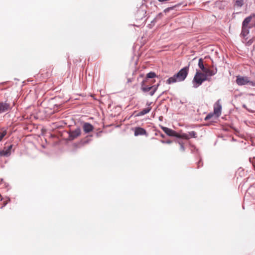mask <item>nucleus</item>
I'll list each match as a JSON object with an SVG mask.
<instances>
[{
  "label": "nucleus",
  "mask_w": 255,
  "mask_h": 255,
  "mask_svg": "<svg viewBox=\"0 0 255 255\" xmlns=\"http://www.w3.org/2000/svg\"><path fill=\"white\" fill-rule=\"evenodd\" d=\"M152 84L150 83L148 85H141L140 89L144 93L149 92V95L152 96L154 94V93L157 90L158 87L160 86V81H159V82L155 85H152Z\"/></svg>",
  "instance_id": "obj_1"
},
{
  "label": "nucleus",
  "mask_w": 255,
  "mask_h": 255,
  "mask_svg": "<svg viewBox=\"0 0 255 255\" xmlns=\"http://www.w3.org/2000/svg\"><path fill=\"white\" fill-rule=\"evenodd\" d=\"M203 83L202 72L199 70L196 69L195 74L192 80L193 87L197 88Z\"/></svg>",
  "instance_id": "obj_2"
},
{
  "label": "nucleus",
  "mask_w": 255,
  "mask_h": 255,
  "mask_svg": "<svg viewBox=\"0 0 255 255\" xmlns=\"http://www.w3.org/2000/svg\"><path fill=\"white\" fill-rule=\"evenodd\" d=\"M236 82L239 86L249 85L252 86H255V83L253 81H250L249 79V78L246 76L238 75L236 77Z\"/></svg>",
  "instance_id": "obj_3"
},
{
  "label": "nucleus",
  "mask_w": 255,
  "mask_h": 255,
  "mask_svg": "<svg viewBox=\"0 0 255 255\" xmlns=\"http://www.w3.org/2000/svg\"><path fill=\"white\" fill-rule=\"evenodd\" d=\"M155 78H159L155 72L150 71L148 72L146 74L145 78L141 82V86H145L146 84H150V83L153 84L155 81V80H153Z\"/></svg>",
  "instance_id": "obj_4"
},
{
  "label": "nucleus",
  "mask_w": 255,
  "mask_h": 255,
  "mask_svg": "<svg viewBox=\"0 0 255 255\" xmlns=\"http://www.w3.org/2000/svg\"><path fill=\"white\" fill-rule=\"evenodd\" d=\"M103 133L104 131L102 130H98V129H97L96 131L94 130L91 134L86 136L85 140L82 143H88L92 140V137L99 138L102 136Z\"/></svg>",
  "instance_id": "obj_5"
},
{
  "label": "nucleus",
  "mask_w": 255,
  "mask_h": 255,
  "mask_svg": "<svg viewBox=\"0 0 255 255\" xmlns=\"http://www.w3.org/2000/svg\"><path fill=\"white\" fill-rule=\"evenodd\" d=\"M146 11L145 9L142 7L139 8L135 14V19L137 21H143L142 23H144L146 20V19L143 20V18L145 17Z\"/></svg>",
  "instance_id": "obj_6"
},
{
  "label": "nucleus",
  "mask_w": 255,
  "mask_h": 255,
  "mask_svg": "<svg viewBox=\"0 0 255 255\" xmlns=\"http://www.w3.org/2000/svg\"><path fill=\"white\" fill-rule=\"evenodd\" d=\"M164 133L169 136L175 137L177 140H178V143H183V142H181L180 141L181 139L180 133H178L175 130L170 128H168Z\"/></svg>",
  "instance_id": "obj_7"
},
{
  "label": "nucleus",
  "mask_w": 255,
  "mask_h": 255,
  "mask_svg": "<svg viewBox=\"0 0 255 255\" xmlns=\"http://www.w3.org/2000/svg\"><path fill=\"white\" fill-rule=\"evenodd\" d=\"M82 128L84 133L88 135L91 134L94 130V127L91 123L88 122H83Z\"/></svg>",
  "instance_id": "obj_8"
},
{
  "label": "nucleus",
  "mask_w": 255,
  "mask_h": 255,
  "mask_svg": "<svg viewBox=\"0 0 255 255\" xmlns=\"http://www.w3.org/2000/svg\"><path fill=\"white\" fill-rule=\"evenodd\" d=\"M190 63H189L187 66H186L181 68L179 71L177 72L180 78L182 79V81H184L187 78L190 66Z\"/></svg>",
  "instance_id": "obj_9"
},
{
  "label": "nucleus",
  "mask_w": 255,
  "mask_h": 255,
  "mask_svg": "<svg viewBox=\"0 0 255 255\" xmlns=\"http://www.w3.org/2000/svg\"><path fill=\"white\" fill-rule=\"evenodd\" d=\"M81 133V129L80 127H77L75 129L71 130L68 132V138L70 140H74Z\"/></svg>",
  "instance_id": "obj_10"
},
{
  "label": "nucleus",
  "mask_w": 255,
  "mask_h": 255,
  "mask_svg": "<svg viewBox=\"0 0 255 255\" xmlns=\"http://www.w3.org/2000/svg\"><path fill=\"white\" fill-rule=\"evenodd\" d=\"M216 73V69L212 71H209V70H208L204 72H202L203 83L205 81H210L211 79V77L215 75Z\"/></svg>",
  "instance_id": "obj_11"
},
{
  "label": "nucleus",
  "mask_w": 255,
  "mask_h": 255,
  "mask_svg": "<svg viewBox=\"0 0 255 255\" xmlns=\"http://www.w3.org/2000/svg\"><path fill=\"white\" fill-rule=\"evenodd\" d=\"M10 104L7 102V100L5 101H0V114L7 112L11 110Z\"/></svg>",
  "instance_id": "obj_12"
},
{
  "label": "nucleus",
  "mask_w": 255,
  "mask_h": 255,
  "mask_svg": "<svg viewBox=\"0 0 255 255\" xmlns=\"http://www.w3.org/2000/svg\"><path fill=\"white\" fill-rule=\"evenodd\" d=\"M182 79L180 78L179 76L176 73L172 76L169 77L166 81V83L168 85H171L176 82H182Z\"/></svg>",
  "instance_id": "obj_13"
},
{
  "label": "nucleus",
  "mask_w": 255,
  "mask_h": 255,
  "mask_svg": "<svg viewBox=\"0 0 255 255\" xmlns=\"http://www.w3.org/2000/svg\"><path fill=\"white\" fill-rule=\"evenodd\" d=\"M220 99L217 100L214 106V114L217 117H219L222 112V105L220 103Z\"/></svg>",
  "instance_id": "obj_14"
},
{
  "label": "nucleus",
  "mask_w": 255,
  "mask_h": 255,
  "mask_svg": "<svg viewBox=\"0 0 255 255\" xmlns=\"http://www.w3.org/2000/svg\"><path fill=\"white\" fill-rule=\"evenodd\" d=\"M13 144H10L7 148L4 147L3 149L0 150V156H8L11 153V150Z\"/></svg>",
  "instance_id": "obj_15"
},
{
  "label": "nucleus",
  "mask_w": 255,
  "mask_h": 255,
  "mask_svg": "<svg viewBox=\"0 0 255 255\" xmlns=\"http://www.w3.org/2000/svg\"><path fill=\"white\" fill-rule=\"evenodd\" d=\"M196 132L195 131H189L187 133H180L181 139H189L190 138H195Z\"/></svg>",
  "instance_id": "obj_16"
},
{
  "label": "nucleus",
  "mask_w": 255,
  "mask_h": 255,
  "mask_svg": "<svg viewBox=\"0 0 255 255\" xmlns=\"http://www.w3.org/2000/svg\"><path fill=\"white\" fill-rule=\"evenodd\" d=\"M134 135L135 136L143 135H145L147 136V134L146 130L144 128L140 127H135L134 129Z\"/></svg>",
  "instance_id": "obj_17"
},
{
  "label": "nucleus",
  "mask_w": 255,
  "mask_h": 255,
  "mask_svg": "<svg viewBox=\"0 0 255 255\" xmlns=\"http://www.w3.org/2000/svg\"><path fill=\"white\" fill-rule=\"evenodd\" d=\"M254 18H255V13H252L243 20L242 25L243 26H250L249 23L252 19Z\"/></svg>",
  "instance_id": "obj_18"
},
{
  "label": "nucleus",
  "mask_w": 255,
  "mask_h": 255,
  "mask_svg": "<svg viewBox=\"0 0 255 255\" xmlns=\"http://www.w3.org/2000/svg\"><path fill=\"white\" fill-rule=\"evenodd\" d=\"M207 63H204L203 58H200L199 59L198 66L200 69L203 72H204L208 70V68L207 67Z\"/></svg>",
  "instance_id": "obj_19"
},
{
  "label": "nucleus",
  "mask_w": 255,
  "mask_h": 255,
  "mask_svg": "<svg viewBox=\"0 0 255 255\" xmlns=\"http://www.w3.org/2000/svg\"><path fill=\"white\" fill-rule=\"evenodd\" d=\"M205 59H209L211 61V64H209L207 63V66L208 68L209 71H212L216 69L217 72L218 71V69L216 65L214 63V61L211 58L210 56L209 55L206 56L205 57Z\"/></svg>",
  "instance_id": "obj_20"
},
{
  "label": "nucleus",
  "mask_w": 255,
  "mask_h": 255,
  "mask_svg": "<svg viewBox=\"0 0 255 255\" xmlns=\"http://www.w3.org/2000/svg\"><path fill=\"white\" fill-rule=\"evenodd\" d=\"M245 3V0H233V6L234 8H241Z\"/></svg>",
  "instance_id": "obj_21"
},
{
  "label": "nucleus",
  "mask_w": 255,
  "mask_h": 255,
  "mask_svg": "<svg viewBox=\"0 0 255 255\" xmlns=\"http://www.w3.org/2000/svg\"><path fill=\"white\" fill-rule=\"evenodd\" d=\"M252 26H243L242 25V31L241 35L245 37L250 32V29Z\"/></svg>",
  "instance_id": "obj_22"
},
{
  "label": "nucleus",
  "mask_w": 255,
  "mask_h": 255,
  "mask_svg": "<svg viewBox=\"0 0 255 255\" xmlns=\"http://www.w3.org/2000/svg\"><path fill=\"white\" fill-rule=\"evenodd\" d=\"M151 110V108L150 107H148L147 108H145L143 109H142L141 111L137 113L135 117H139L143 116L147 113H148Z\"/></svg>",
  "instance_id": "obj_23"
},
{
  "label": "nucleus",
  "mask_w": 255,
  "mask_h": 255,
  "mask_svg": "<svg viewBox=\"0 0 255 255\" xmlns=\"http://www.w3.org/2000/svg\"><path fill=\"white\" fill-rule=\"evenodd\" d=\"M182 4L181 2L178 3L177 4H175L174 5H171L165 9H164L163 11L165 13L169 12L171 10L173 9H176L177 8H179V7Z\"/></svg>",
  "instance_id": "obj_24"
},
{
  "label": "nucleus",
  "mask_w": 255,
  "mask_h": 255,
  "mask_svg": "<svg viewBox=\"0 0 255 255\" xmlns=\"http://www.w3.org/2000/svg\"><path fill=\"white\" fill-rule=\"evenodd\" d=\"M7 130L4 128H1L0 130V141H1L2 138L6 135Z\"/></svg>",
  "instance_id": "obj_25"
},
{
  "label": "nucleus",
  "mask_w": 255,
  "mask_h": 255,
  "mask_svg": "<svg viewBox=\"0 0 255 255\" xmlns=\"http://www.w3.org/2000/svg\"><path fill=\"white\" fill-rule=\"evenodd\" d=\"M158 20L155 19V17L152 19L151 22H150V23L148 24V27L149 28H152L153 27V26H154V25L155 24V23H156L157 21Z\"/></svg>",
  "instance_id": "obj_26"
},
{
  "label": "nucleus",
  "mask_w": 255,
  "mask_h": 255,
  "mask_svg": "<svg viewBox=\"0 0 255 255\" xmlns=\"http://www.w3.org/2000/svg\"><path fill=\"white\" fill-rule=\"evenodd\" d=\"M215 114L214 113H210L205 117L204 120L205 121H208L209 120L211 119Z\"/></svg>",
  "instance_id": "obj_27"
},
{
  "label": "nucleus",
  "mask_w": 255,
  "mask_h": 255,
  "mask_svg": "<svg viewBox=\"0 0 255 255\" xmlns=\"http://www.w3.org/2000/svg\"><path fill=\"white\" fill-rule=\"evenodd\" d=\"M67 145H69V147L70 148H72V149H74V150H75L76 149H77L78 148H79V144H67Z\"/></svg>",
  "instance_id": "obj_28"
},
{
  "label": "nucleus",
  "mask_w": 255,
  "mask_h": 255,
  "mask_svg": "<svg viewBox=\"0 0 255 255\" xmlns=\"http://www.w3.org/2000/svg\"><path fill=\"white\" fill-rule=\"evenodd\" d=\"M186 145H189V147L190 148V149L192 152H193V150L196 149V147L195 146L194 144H186Z\"/></svg>",
  "instance_id": "obj_29"
},
{
  "label": "nucleus",
  "mask_w": 255,
  "mask_h": 255,
  "mask_svg": "<svg viewBox=\"0 0 255 255\" xmlns=\"http://www.w3.org/2000/svg\"><path fill=\"white\" fill-rule=\"evenodd\" d=\"M163 16V14L161 12H160L155 17V19L158 20V19H160V18H161V17H162Z\"/></svg>",
  "instance_id": "obj_30"
},
{
  "label": "nucleus",
  "mask_w": 255,
  "mask_h": 255,
  "mask_svg": "<svg viewBox=\"0 0 255 255\" xmlns=\"http://www.w3.org/2000/svg\"><path fill=\"white\" fill-rule=\"evenodd\" d=\"M203 166V162L200 159L198 162H197V168H199L200 167H202Z\"/></svg>",
  "instance_id": "obj_31"
},
{
  "label": "nucleus",
  "mask_w": 255,
  "mask_h": 255,
  "mask_svg": "<svg viewBox=\"0 0 255 255\" xmlns=\"http://www.w3.org/2000/svg\"><path fill=\"white\" fill-rule=\"evenodd\" d=\"M161 128L162 129V130L165 132L166 130L168 129V128L167 127H164L163 126H160Z\"/></svg>",
  "instance_id": "obj_32"
},
{
  "label": "nucleus",
  "mask_w": 255,
  "mask_h": 255,
  "mask_svg": "<svg viewBox=\"0 0 255 255\" xmlns=\"http://www.w3.org/2000/svg\"><path fill=\"white\" fill-rule=\"evenodd\" d=\"M161 142L162 143H171L172 142V141L171 140H167L166 141H164L163 140H161Z\"/></svg>",
  "instance_id": "obj_33"
},
{
  "label": "nucleus",
  "mask_w": 255,
  "mask_h": 255,
  "mask_svg": "<svg viewBox=\"0 0 255 255\" xmlns=\"http://www.w3.org/2000/svg\"><path fill=\"white\" fill-rule=\"evenodd\" d=\"M185 144H180V150L182 151H184L185 150Z\"/></svg>",
  "instance_id": "obj_34"
},
{
  "label": "nucleus",
  "mask_w": 255,
  "mask_h": 255,
  "mask_svg": "<svg viewBox=\"0 0 255 255\" xmlns=\"http://www.w3.org/2000/svg\"><path fill=\"white\" fill-rule=\"evenodd\" d=\"M243 108L246 109L248 111L250 112H253V111L252 110H250L249 109H248L246 105L245 104H243V106H242Z\"/></svg>",
  "instance_id": "obj_35"
},
{
  "label": "nucleus",
  "mask_w": 255,
  "mask_h": 255,
  "mask_svg": "<svg viewBox=\"0 0 255 255\" xmlns=\"http://www.w3.org/2000/svg\"><path fill=\"white\" fill-rule=\"evenodd\" d=\"M9 82L8 81L3 82H1V83H0V85L3 86V85L7 84Z\"/></svg>",
  "instance_id": "obj_36"
},
{
  "label": "nucleus",
  "mask_w": 255,
  "mask_h": 255,
  "mask_svg": "<svg viewBox=\"0 0 255 255\" xmlns=\"http://www.w3.org/2000/svg\"><path fill=\"white\" fill-rule=\"evenodd\" d=\"M39 145H41L43 148H46L47 145L48 144H39Z\"/></svg>",
  "instance_id": "obj_37"
},
{
  "label": "nucleus",
  "mask_w": 255,
  "mask_h": 255,
  "mask_svg": "<svg viewBox=\"0 0 255 255\" xmlns=\"http://www.w3.org/2000/svg\"><path fill=\"white\" fill-rule=\"evenodd\" d=\"M132 81V78H128V83H130Z\"/></svg>",
  "instance_id": "obj_38"
},
{
  "label": "nucleus",
  "mask_w": 255,
  "mask_h": 255,
  "mask_svg": "<svg viewBox=\"0 0 255 255\" xmlns=\"http://www.w3.org/2000/svg\"><path fill=\"white\" fill-rule=\"evenodd\" d=\"M159 134H160V136L161 137H162L163 138H164L165 136V135L164 134H163V133H162L161 132H160Z\"/></svg>",
  "instance_id": "obj_39"
},
{
  "label": "nucleus",
  "mask_w": 255,
  "mask_h": 255,
  "mask_svg": "<svg viewBox=\"0 0 255 255\" xmlns=\"http://www.w3.org/2000/svg\"><path fill=\"white\" fill-rule=\"evenodd\" d=\"M7 204V202H5L3 203V205L1 207V208H2L3 207H4L6 204Z\"/></svg>",
  "instance_id": "obj_40"
},
{
  "label": "nucleus",
  "mask_w": 255,
  "mask_h": 255,
  "mask_svg": "<svg viewBox=\"0 0 255 255\" xmlns=\"http://www.w3.org/2000/svg\"><path fill=\"white\" fill-rule=\"evenodd\" d=\"M163 117H162V116H160V117H159V121H162V120H163Z\"/></svg>",
  "instance_id": "obj_41"
},
{
  "label": "nucleus",
  "mask_w": 255,
  "mask_h": 255,
  "mask_svg": "<svg viewBox=\"0 0 255 255\" xmlns=\"http://www.w3.org/2000/svg\"><path fill=\"white\" fill-rule=\"evenodd\" d=\"M143 76H144L143 74H140V75H139V77L138 78V79L139 78H143Z\"/></svg>",
  "instance_id": "obj_42"
},
{
  "label": "nucleus",
  "mask_w": 255,
  "mask_h": 255,
  "mask_svg": "<svg viewBox=\"0 0 255 255\" xmlns=\"http://www.w3.org/2000/svg\"><path fill=\"white\" fill-rule=\"evenodd\" d=\"M185 103V102H183L182 100L180 101V103L181 104H184Z\"/></svg>",
  "instance_id": "obj_43"
},
{
  "label": "nucleus",
  "mask_w": 255,
  "mask_h": 255,
  "mask_svg": "<svg viewBox=\"0 0 255 255\" xmlns=\"http://www.w3.org/2000/svg\"><path fill=\"white\" fill-rule=\"evenodd\" d=\"M151 103H152L151 102H150V103H148V102H147V103H146V105H147V106H149L151 104Z\"/></svg>",
  "instance_id": "obj_44"
},
{
  "label": "nucleus",
  "mask_w": 255,
  "mask_h": 255,
  "mask_svg": "<svg viewBox=\"0 0 255 255\" xmlns=\"http://www.w3.org/2000/svg\"><path fill=\"white\" fill-rule=\"evenodd\" d=\"M165 92H166V91H163V92L160 94V95L159 97L161 96L162 95H163V94H164V93H165Z\"/></svg>",
  "instance_id": "obj_45"
},
{
  "label": "nucleus",
  "mask_w": 255,
  "mask_h": 255,
  "mask_svg": "<svg viewBox=\"0 0 255 255\" xmlns=\"http://www.w3.org/2000/svg\"><path fill=\"white\" fill-rule=\"evenodd\" d=\"M7 88H2L1 90H6Z\"/></svg>",
  "instance_id": "obj_46"
},
{
  "label": "nucleus",
  "mask_w": 255,
  "mask_h": 255,
  "mask_svg": "<svg viewBox=\"0 0 255 255\" xmlns=\"http://www.w3.org/2000/svg\"><path fill=\"white\" fill-rule=\"evenodd\" d=\"M135 72H136V70H134V71H133V73H132V75H134V73H135Z\"/></svg>",
  "instance_id": "obj_47"
}]
</instances>
